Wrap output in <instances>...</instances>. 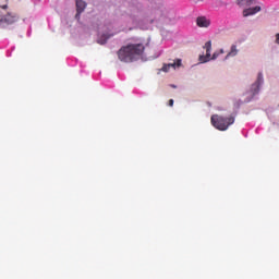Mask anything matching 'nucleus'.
<instances>
[{"mask_svg":"<svg viewBox=\"0 0 279 279\" xmlns=\"http://www.w3.org/2000/svg\"><path fill=\"white\" fill-rule=\"evenodd\" d=\"M262 8L260 7H253V8H248L245 9L243 11V16H253V14H257V12H260Z\"/></svg>","mask_w":279,"mask_h":279,"instance_id":"7","label":"nucleus"},{"mask_svg":"<svg viewBox=\"0 0 279 279\" xmlns=\"http://www.w3.org/2000/svg\"><path fill=\"white\" fill-rule=\"evenodd\" d=\"M174 64H175L177 69H180V66H182V59H177L174 61Z\"/></svg>","mask_w":279,"mask_h":279,"instance_id":"12","label":"nucleus"},{"mask_svg":"<svg viewBox=\"0 0 279 279\" xmlns=\"http://www.w3.org/2000/svg\"><path fill=\"white\" fill-rule=\"evenodd\" d=\"M168 68H172V69H177V65H175V63L173 62V63H168Z\"/></svg>","mask_w":279,"mask_h":279,"instance_id":"16","label":"nucleus"},{"mask_svg":"<svg viewBox=\"0 0 279 279\" xmlns=\"http://www.w3.org/2000/svg\"><path fill=\"white\" fill-rule=\"evenodd\" d=\"M275 43H276L277 45H279V33L276 35V40H275Z\"/></svg>","mask_w":279,"mask_h":279,"instance_id":"19","label":"nucleus"},{"mask_svg":"<svg viewBox=\"0 0 279 279\" xmlns=\"http://www.w3.org/2000/svg\"><path fill=\"white\" fill-rule=\"evenodd\" d=\"M220 53H223V49H220L219 54H220Z\"/></svg>","mask_w":279,"mask_h":279,"instance_id":"22","label":"nucleus"},{"mask_svg":"<svg viewBox=\"0 0 279 279\" xmlns=\"http://www.w3.org/2000/svg\"><path fill=\"white\" fill-rule=\"evenodd\" d=\"M263 84H265V78H263V72H259L257 74L256 81L251 85L250 90L252 93V97L246 98L245 99L246 102L252 101V99H254V97H256V95H258V93H260V86H263Z\"/></svg>","mask_w":279,"mask_h":279,"instance_id":"4","label":"nucleus"},{"mask_svg":"<svg viewBox=\"0 0 279 279\" xmlns=\"http://www.w3.org/2000/svg\"><path fill=\"white\" fill-rule=\"evenodd\" d=\"M244 1L246 5H252L254 3V0H241Z\"/></svg>","mask_w":279,"mask_h":279,"instance_id":"15","label":"nucleus"},{"mask_svg":"<svg viewBox=\"0 0 279 279\" xmlns=\"http://www.w3.org/2000/svg\"><path fill=\"white\" fill-rule=\"evenodd\" d=\"M173 104H174L173 99H170V100L168 101V106H170L171 108H173Z\"/></svg>","mask_w":279,"mask_h":279,"instance_id":"17","label":"nucleus"},{"mask_svg":"<svg viewBox=\"0 0 279 279\" xmlns=\"http://www.w3.org/2000/svg\"><path fill=\"white\" fill-rule=\"evenodd\" d=\"M232 123H234V117L226 118L218 114L211 116V125H214L216 130H220V132H226Z\"/></svg>","mask_w":279,"mask_h":279,"instance_id":"3","label":"nucleus"},{"mask_svg":"<svg viewBox=\"0 0 279 279\" xmlns=\"http://www.w3.org/2000/svg\"><path fill=\"white\" fill-rule=\"evenodd\" d=\"M1 8L2 10H8V4H3Z\"/></svg>","mask_w":279,"mask_h":279,"instance_id":"21","label":"nucleus"},{"mask_svg":"<svg viewBox=\"0 0 279 279\" xmlns=\"http://www.w3.org/2000/svg\"><path fill=\"white\" fill-rule=\"evenodd\" d=\"M75 3H76L75 20L80 21V16H82V12L86 10V2L84 0H75Z\"/></svg>","mask_w":279,"mask_h":279,"instance_id":"6","label":"nucleus"},{"mask_svg":"<svg viewBox=\"0 0 279 279\" xmlns=\"http://www.w3.org/2000/svg\"><path fill=\"white\" fill-rule=\"evenodd\" d=\"M204 49H206V56L201 54L198 60L202 63H206V62H210L211 58H210V51L213 50V41L208 40L205 46Z\"/></svg>","mask_w":279,"mask_h":279,"instance_id":"5","label":"nucleus"},{"mask_svg":"<svg viewBox=\"0 0 279 279\" xmlns=\"http://www.w3.org/2000/svg\"><path fill=\"white\" fill-rule=\"evenodd\" d=\"M170 88H178V85H175V84H170Z\"/></svg>","mask_w":279,"mask_h":279,"instance_id":"20","label":"nucleus"},{"mask_svg":"<svg viewBox=\"0 0 279 279\" xmlns=\"http://www.w3.org/2000/svg\"><path fill=\"white\" fill-rule=\"evenodd\" d=\"M149 8L151 16L141 19L143 4H141L136 0H133V2L129 7V16L132 19L135 25H138V27H141V29H149V25L157 23V21L159 19H162V15L165 14V7L162 4V1L160 0H150Z\"/></svg>","mask_w":279,"mask_h":279,"instance_id":"1","label":"nucleus"},{"mask_svg":"<svg viewBox=\"0 0 279 279\" xmlns=\"http://www.w3.org/2000/svg\"><path fill=\"white\" fill-rule=\"evenodd\" d=\"M112 36H114V34H108V33H105L98 36V39H97L98 45H106V43H108V40H110Z\"/></svg>","mask_w":279,"mask_h":279,"instance_id":"8","label":"nucleus"},{"mask_svg":"<svg viewBox=\"0 0 279 279\" xmlns=\"http://www.w3.org/2000/svg\"><path fill=\"white\" fill-rule=\"evenodd\" d=\"M236 53H239V50H236V45H232V46H231V50H230V52L225 57V60H228V58H230V57L236 56Z\"/></svg>","mask_w":279,"mask_h":279,"instance_id":"10","label":"nucleus"},{"mask_svg":"<svg viewBox=\"0 0 279 279\" xmlns=\"http://www.w3.org/2000/svg\"><path fill=\"white\" fill-rule=\"evenodd\" d=\"M196 24L198 27H209L210 21L208 19H206V16H199L196 20Z\"/></svg>","mask_w":279,"mask_h":279,"instance_id":"9","label":"nucleus"},{"mask_svg":"<svg viewBox=\"0 0 279 279\" xmlns=\"http://www.w3.org/2000/svg\"><path fill=\"white\" fill-rule=\"evenodd\" d=\"M145 52L143 44H129L118 50V58L121 62H136Z\"/></svg>","mask_w":279,"mask_h":279,"instance_id":"2","label":"nucleus"},{"mask_svg":"<svg viewBox=\"0 0 279 279\" xmlns=\"http://www.w3.org/2000/svg\"><path fill=\"white\" fill-rule=\"evenodd\" d=\"M171 23V19H169L168 16H166V25H169Z\"/></svg>","mask_w":279,"mask_h":279,"instance_id":"18","label":"nucleus"},{"mask_svg":"<svg viewBox=\"0 0 279 279\" xmlns=\"http://www.w3.org/2000/svg\"><path fill=\"white\" fill-rule=\"evenodd\" d=\"M241 106H243V100H238L236 102H234L235 110H239V108H241Z\"/></svg>","mask_w":279,"mask_h":279,"instance_id":"11","label":"nucleus"},{"mask_svg":"<svg viewBox=\"0 0 279 279\" xmlns=\"http://www.w3.org/2000/svg\"><path fill=\"white\" fill-rule=\"evenodd\" d=\"M169 64H163L161 71H163L165 73H169Z\"/></svg>","mask_w":279,"mask_h":279,"instance_id":"13","label":"nucleus"},{"mask_svg":"<svg viewBox=\"0 0 279 279\" xmlns=\"http://www.w3.org/2000/svg\"><path fill=\"white\" fill-rule=\"evenodd\" d=\"M219 58V52H214L211 56V60H217Z\"/></svg>","mask_w":279,"mask_h":279,"instance_id":"14","label":"nucleus"}]
</instances>
